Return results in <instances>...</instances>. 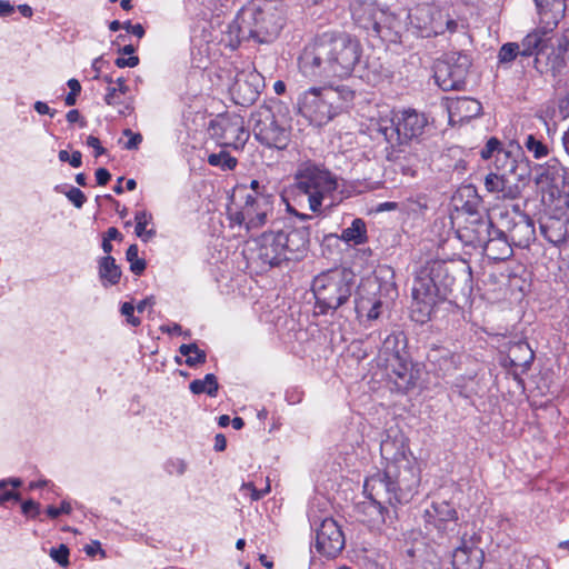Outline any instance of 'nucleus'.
<instances>
[{"instance_id": "obj_18", "label": "nucleus", "mask_w": 569, "mask_h": 569, "mask_svg": "<svg viewBox=\"0 0 569 569\" xmlns=\"http://www.w3.org/2000/svg\"><path fill=\"white\" fill-rule=\"evenodd\" d=\"M379 284L376 279L363 280L355 296V310L360 321L376 320L382 309V301L378 297Z\"/></svg>"}, {"instance_id": "obj_3", "label": "nucleus", "mask_w": 569, "mask_h": 569, "mask_svg": "<svg viewBox=\"0 0 569 569\" xmlns=\"http://www.w3.org/2000/svg\"><path fill=\"white\" fill-rule=\"evenodd\" d=\"M386 460L383 473H375L388 486V491L399 503L409 502L420 485V469L402 433L387 435L380 443Z\"/></svg>"}, {"instance_id": "obj_29", "label": "nucleus", "mask_w": 569, "mask_h": 569, "mask_svg": "<svg viewBox=\"0 0 569 569\" xmlns=\"http://www.w3.org/2000/svg\"><path fill=\"white\" fill-rule=\"evenodd\" d=\"M485 254L492 260H506L512 254V249L506 236L500 230H493V237L483 248Z\"/></svg>"}, {"instance_id": "obj_60", "label": "nucleus", "mask_w": 569, "mask_h": 569, "mask_svg": "<svg viewBox=\"0 0 569 569\" xmlns=\"http://www.w3.org/2000/svg\"><path fill=\"white\" fill-rule=\"evenodd\" d=\"M568 56H565L563 53H561L559 51V54H557L552 60H550V63H551V68L552 70L556 72H560V70L565 67L566 62H565V59L567 58Z\"/></svg>"}, {"instance_id": "obj_27", "label": "nucleus", "mask_w": 569, "mask_h": 569, "mask_svg": "<svg viewBox=\"0 0 569 569\" xmlns=\"http://www.w3.org/2000/svg\"><path fill=\"white\" fill-rule=\"evenodd\" d=\"M481 103L476 99L462 97L449 102L448 111L451 120H470L481 112Z\"/></svg>"}, {"instance_id": "obj_61", "label": "nucleus", "mask_w": 569, "mask_h": 569, "mask_svg": "<svg viewBox=\"0 0 569 569\" xmlns=\"http://www.w3.org/2000/svg\"><path fill=\"white\" fill-rule=\"evenodd\" d=\"M110 178H111V174L107 169H104V168L97 169L96 179H97L98 184H100V186L107 184L108 181L110 180Z\"/></svg>"}, {"instance_id": "obj_30", "label": "nucleus", "mask_w": 569, "mask_h": 569, "mask_svg": "<svg viewBox=\"0 0 569 569\" xmlns=\"http://www.w3.org/2000/svg\"><path fill=\"white\" fill-rule=\"evenodd\" d=\"M433 518L435 525L439 530H446L449 526H457V511L455 508L446 502L433 503ZM453 530V528H450Z\"/></svg>"}, {"instance_id": "obj_62", "label": "nucleus", "mask_w": 569, "mask_h": 569, "mask_svg": "<svg viewBox=\"0 0 569 569\" xmlns=\"http://www.w3.org/2000/svg\"><path fill=\"white\" fill-rule=\"evenodd\" d=\"M33 108L39 114H49L50 117H53L56 113L54 110H52L46 102L42 101H37L33 104Z\"/></svg>"}, {"instance_id": "obj_23", "label": "nucleus", "mask_w": 569, "mask_h": 569, "mask_svg": "<svg viewBox=\"0 0 569 569\" xmlns=\"http://www.w3.org/2000/svg\"><path fill=\"white\" fill-rule=\"evenodd\" d=\"M219 126L221 128V139L224 144L237 149L246 143L249 133L244 128V122L241 117L234 116L222 120Z\"/></svg>"}, {"instance_id": "obj_22", "label": "nucleus", "mask_w": 569, "mask_h": 569, "mask_svg": "<svg viewBox=\"0 0 569 569\" xmlns=\"http://www.w3.org/2000/svg\"><path fill=\"white\" fill-rule=\"evenodd\" d=\"M483 560V550L470 538L453 550L451 563L453 569H481Z\"/></svg>"}, {"instance_id": "obj_19", "label": "nucleus", "mask_w": 569, "mask_h": 569, "mask_svg": "<svg viewBox=\"0 0 569 569\" xmlns=\"http://www.w3.org/2000/svg\"><path fill=\"white\" fill-rule=\"evenodd\" d=\"M345 536L332 518H325L316 529L315 549L320 555L333 558L340 553L345 547Z\"/></svg>"}, {"instance_id": "obj_50", "label": "nucleus", "mask_w": 569, "mask_h": 569, "mask_svg": "<svg viewBox=\"0 0 569 569\" xmlns=\"http://www.w3.org/2000/svg\"><path fill=\"white\" fill-rule=\"evenodd\" d=\"M68 87L70 88V92L67 94L64 102L67 106H74L77 102V96L81 91L80 82L77 79L68 80Z\"/></svg>"}, {"instance_id": "obj_53", "label": "nucleus", "mask_w": 569, "mask_h": 569, "mask_svg": "<svg viewBox=\"0 0 569 569\" xmlns=\"http://www.w3.org/2000/svg\"><path fill=\"white\" fill-rule=\"evenodd\" d=\"M123 134L129 138V140L124 143V148L127 150H136L139 148V144L142 141V136L140 133H134L130 129H126Z\"/></svg>"}, {"instance_id": "obj_26", "label": "nucleus", "mask_w": 569, "mask_h": 569, "mask_svg": "<svg viewBox=\"0 0 569 569\" xmlns=\"http://www.w3.org/2000/svg\"><path fill=\"white\" fill-rule=\"evenodd\" d=\"M540 21L550 30L563 18L566 11L565 0H535Z\"/></svg>"}, {"instance_id": "obj_34", "label": "nucleus", "mask_w": 569, "mask_h": 569, "mask_svg": "<svg viewBox=\"0 0 569 569\" xmlns=\"http://www.w3.org/2000/svg\"><path fill=\"white\" fill-rule=\"evenodd\" d=\"M428 359L433 365H438L439 371L443 375L456 369L457 361L455 355L446 349H436L428 355Z\"/></svg>"}, {"instance_id": "obj_56", "label": "nucleus", "mask_w": 569, "mask_h": 569, "mask_svg": "<svg viewBox=\"0 0 569 569\" xmlns=\"http://www.w3.org/2000/svg\"><path fill=\"white\" fill-rule=\"evenodd\" d=\"M22 512L29 517H37L40 512V505L33 500H27L21 506Z\"/></svg>"}, {"instance_id": "obj_20", "label": "nucleus", "mask_w": 569, "mask_h": 569, "mask_svg": "<svg viewBox=\"0 0 569 569\" xmlns=\"http://www.w3.org/2000/svg\"><path fill=\"white\" fill-rule=\"evenodd\" d=\"M389 380L400 392H408L413 389L420 379V369L405 357L398 360L386 362Z\"/></svg>"}, {"instance_id": "obj_54", "label": "nucleus", "mask_w": 569, "mask_h": 569, "mask_svg": "<svg viewBox=\"0 0 569 569\" xmlns=\"http://www.w3.org/2000/svg\"><path fill=\"white\" fill-rule=\"evenodd\" d=\"M70 512L71 505L68 501H62L59 508L53 506L47 508V515L52 519L58 518L60 515H69Z\"/></svg>"}, {"instance_id": "obj_32", "label": "nucleus", "mask_w": 569, "mask_h": 569, "mask_svg": "<svg viewBox=\"0 0 569 569\" xmlns=\"http://www.w3.org/2000/svg\"><path fill=\"white\" fill-rule=\"evenodd\" d=\"M546 27L529 32L519 43L521 57H531L539 52L546 42Z\"/></svg>"}, {"instance_id": "obj_45", "label": "nucleus", "mask_w": 569, "mask_h": 569, "mask_svg": "<svg viewBox=\"0 0 569 569\" xmlns=\"http://www.w3.org/2000/svg\"><path fill=\"white\" fill-rule=\"evenodd\" d=\"M56 191L64 193L68 200L78 209H80L87 201L86 194L76 187H70L68 190L63 191L59 186H57Z\"/></svg>"}, {"instance_id": "obj_15", "label": "nucleus", "mask_w": 569, "mask_h": 569, "mask_svg": "<svg viewBox=\"0 0 569 569\" xmlns=\"http://www.w3.org/2000/svg\"><path fill=\"white\" fill-rule=\"evenodd\" d=\"M350 11L355 23L365 30L379 33L382 28L393 27L395 16L376 1L353 0Z\"/></svg>"}, {"instance_id": "obj_13", "label": "nucleus", "mask_w": 569, "mask_h": 569, "mask_svg": "<svg viewBox=\"0 0 569 569\" xmlns=\"http://www.w3.org/2000/svg\"><path fill=\"white\" fill-rule=\"evenodd\" d=\"M409 23L423 37L443 34L446 31L455 32L457 21L450 17L449 9L435 3H420L410 9Z\"/></svg>"}, {"instance_id": "obj_42", "label": "nucleus", "mask_w": 569, "mask_h": 569, "mask_svg": "<svg viewBox=\"0 0 569 569\" xmlns=\"http://www.w3.org/2000/svg\"><path fill=\"white\" fill-rule=\"evenodd\" d=\"M208 163L213 167H219L222 170H232L237 166V159L226 151H220L209 154Z\"/></svg>"}, {"instance_id": "obj_40", "label": "nucleus", "mask_w": 569, "mask_h": 569, "mask_svg": "<svg viewBox=\"0 0 569 569\" xmlns=\"http://www.w3.org/2000/svg\"><path fill=\"white\" fill-rule=\"evenodd\" d=\"M518 56H521L520 44L507 42L499 49L498 62L502 66H509Z\"/></svg>"}, {"instance_id": "obj_41", "label": "nucleus", "mask_w": 569, "mask_h": 569, "mask_svg": "<svg viewBox=\"0 0 569 569\" xmlns=\"http://www.w3.org/2000/svg\"><path fill=\"white\" fill-rule=\"evenodd\" d=\"M523 146L536 159L547 157L549 153L547 144L537 139L533 134H528L525 138Z\"/></svg>"}, {"instance_id": "obj_31", "label": "nucleus", "mask_w": 569, "mask_h": 569, "mask_svg": "<svg viewBox=\"0 0 569 569\" xmlns=\"http://www.w3.org/2000/svg\"><path fill=\"white\" fill-rule=\"evenodd\" d=\"M99 277L104 287L114 286L120 281L121 269L113 257L106 256L99 260Z\"/></svg>"}, {"instance_id": "obj_21", "label": "nucleus", "mask_w": 569, "mask_h": 569, "mask_svg": "<svg viewBox=\"0 0 569 569\" xmlns=\"http://www.w3.org/2000/svg\"><path fill=\"white\" fill-rule=\"evenodd\" d=\"M529 181H520L512 174L489 173L485 179L487 191L501 199H517Z\"/></svg>"}, {"instance_id": "obj_39", "label": "nucleus", "mask_w": 569, "mask_h": 569, "mask_svg": "<svg viewBox=\"0 0 569 569\" xmlns=\"http://www.w3.org/2000/svg\"><path fill=\"white\" fill-rule=\"evenodd\" d=\"M533 234V228L528 222L516 223L510 232V238L513 243L519 247H526Z\"/></svg>"}, {"instance_id": "obj_28", "label": "nucleus", "mask_w": 569, "mask_h": 569, "mask_svg": "<svg viewBox=\"0 0 569 569\" xmlns=\"http://www.w3.org/2000/svg\"><path fill=\"white\" fill-rule=\"evenodd\" d=\"M406 348L407 340L405 335L400 331L392 332L383 340L380 357L385 363L409 357Z\"/></svg>"}, {"instance_id": "obj_10", "label": "nucleus", "mask_w": 569, "mask_h": 569, "mask_svg": "<svg viewBox=\"0 0 569 569\" xmlns=\"http://www.w3.org/2000/svg\"><path fill=\"white\" fill-rule=\"evenodd\" d=\"M273 211L272 197L268 193L246 192L242 199H232L228 217L233 226L252 231L263 227Z\"/></svg>"}, {"instance_id": "obj_64", "label": "nucleus", "mask_w": 569, "mask_h": 569, "mask_svg": "<svg viewBox=\"0 0 569 569\" xmlns=\"http://www.w3.org/2000/svg\"><path fill=\"white\" fill-rule=\"evenodd\" d=\"M13 6L7 0H0V16L8 17L13 12Z\"/></svg>"}, {"instance_id": "obj_2", "label": "nucleus", "mask_w": 569, "mask_h": 569, "mask_svg": "<svg viewBox=\"0 0 569 569\" xmlns=\"http://www.w3.org/2000/svg\"><path fill=\"white\" fill-rule=\"evenodd\" d=\"M470 274V267L461 261L432 260L420 268L412 286L411 318L425 323L435 307L451 292L458 277Z\"/></svg>"}, {"instance_id": "obj_35", "label": "nucleus", "mask_w": 569, "mask_h": 569, "mask_svg": "<svg viewBox=\"0 0 569 569\" xmlns=\"http://www.w3.org/2000/svg\"><path fill=\"white\" fill-rule=\"evenodd\" d=\"M189 388L194 395L207 393L210 397H214L218 392L219 383L213 373H208L203 379L191 381Z\"/></svg>"}, {"instance_id": "obj_48", "label": "nucleus", "mask_w": 569, "mask_h": 569, "mask_svg": "<svg viewBox=\"0 0 569 569\" xmlns=\"http://www.w3.org/2000/svg\"><path fill=\"white\" fill-rule=\"evenodd\" d=\"M166 470L169 475L182 476L187 470V462L183 459H171L166 463Z\"/></svg>"}, {"instance_id": "obj_36", "label": "nucleus", "mask_w": 569, "mask_h": 569, "mask_svg": "<svg viewBox=\"0 0 569 569\" xmlns=\"http://www.w3.org/2000/svg\"><path fill=\"white\" fill-rule=\"evenodd\" d=\"M341 239L346 242L360 244L366 241V224L361 219H355L350 227L341 232Z\"/></svg>"}, {"instance_id": "obj_1", "label": "nucleus", "mask_w": 569, "mask_h": 569, "mask_svg": "<svg viewBox=\"0 0 569 569\" xmlns=\"http://www.w3.org/2000/svg\"><path fill=\"white\" fill-rule=\"evenodd\" d=\"M362 46L347 33L323 32L316 36L299 57V70L312 81L345 78L360 63Z\"/></svg>"}, {"instance_id": "obj_37", "label": "nucleus", "mask_w": 569, "mask_h": 569, "mask_svg": "<svg viewBox=\"0 0 569 569\" xmlns=\"http://www.w3.org/2000/svg\"><path fill=\"white\" fill-rule=\"evenodd\" d=\"M116 87H108L104 96V101L108 106L117 107L123 104L121 97L127 94L129 87L126 84L123 78H118L114 82Z\"/></svg>"}, {"instance_id": "obj_8", "label": "nucleus", "mask_w": 569, "mask_h": 569, "mask_svg": "<svg viewBox=\"0 0 569 569\" xmlns=\"http://www.w3.org/2000/svg\"><path fill=\"white\" fill-rule=\"evenodd\" d=\"M256 258L262 266L276 267L288 260H298L307 252L309 229L263 232L254 239Z\"/></svg>"}, {"instance_id": "obj_25", "label": "nucleus", "mask_w": 569, "mask_h": 569, "mask_svg": "<svg viewBox=\"0 0 569 569\" xmlns=\"http://www.w3.org/2000/svg\"><path fill=\"white\" fill-rule=\"evenodd\" d=\"M493 230L497 229L490 220L477 219L462 230L461 237L467 238V241L473 247H481L483 249L493 237Z\"/></svg>"}, {"instance_id": "obj_24", "label": "nucleus", "mask_w": 569, "mask_h": 569, "mask_svg": "<svg viewBox=\"0 0 569 569\" xmlns=\"http://www.w3.org/2000/svg\"><path fill=\"white\" fill-rule=\"evenodd\" d=\"M507 359L516 377L523 375L530 368L535 353L526 341H518L509 347Z\"/></svg>"}, {"instance_id": "obj_47", "label": "nucleus", "mask_w": 569, "mask_h": 569, "mask_svg": "<svg viewBox=\"0 0 569 569\" xmlns=\"http://www.w3.org/2000/svg\"><path fill=\"white\" fill-rule=\"evenodd\" d=\"M240 491L243 492V495L250 496L252 501H258L270 491V485H267L262 490H258L251 482H248L241 486Z\"/></svg>"}, {"instance_id": "obj_59", "label": "nucleus", "mask_w": 569, "mask_h": 569, "mask_svg": "<svg viewBox=\"0 0 569 569\" xmlns=\"http://www.w3.org/2000/svg\"><path fill=\"white\" fill-rule=\"evenodd\" d=\"M538 170H539V173L536 176V183L543 188L550 181L549 170L543 167H539Z\"/></svg>"}, {"instance_id": "obj_44", "label": "nucleus", "mask_w": 569, "mask_h": 569, "mask_svg": "<svg viewBox=\"0 0 569 569\" xmlns=\"http://www.w3.org/2000/svg\"><path fill=\"white\" fill-rule=\"evenodd\" d=\"M428 208L425 196L409 197L402 202V209L412 214H420Z\"/></svg>"}, {"instance_id": "obj_52", "label": "nucleus", "mask_w": 569, "mask_h": 569, "mask_svg": "<svg viewBox=\"0 0 569 569\" xmlns=\"http://www.w3.org/2000/svg\"><path fill=\"white\" fill-rule=\"evenodd\" d=\"M134 306L131 302H124L121 306V313L127 318V322L133 327L140 325V319L133 316Z\"/></svg>"}, {"instance_id": "obj_12", "label": "nucleus", "mask_w": 569, "mask_h": 569, "mask_svg": "<svg viewBox=\"0 0 569 569\" xmlns=\"http://www.w3.org/2000/svg\"><path fill=\"white\" fill-rule=\"evenodd\" d=\"M252 119L253 136L261 144L277 150L289 146L291 130L283 117L276 116L269 108H261Z\"/></svg>"}, {"instance_id": "obj_63", "label": "nucleus", "mask_w": 569, "mask_h": 569, "mask_svg": "<svg viewBox=\"0 0 569 569\" xmlns=\"http://www.w3.org/2000/svg\"><path fill=\"white\" fill-rule=\"evenodd\" d=\"M558 51L565 56H569V29L563 33L558 47Z\"/></svg>"}, {"instance_id": "obj_6", "label": "nucleus", "mask_w": 569, "mask_h": 569, "mask_svg": "<svg viewBox=\"0 0 569 569\" xmlns=\"http://www.w3.org/2000/svg\"><path fill=\"white\" fill-rule=\"evenodd\" d=\"M363 492L366 500L357 505L359 520L389 537L395 536L398 523L396 507L400 503L388 491V486L378 477H368Z\"/></svg>"}, {"instance_id": "obj_9", "label": "nucleus", "mask_w": 569, "mask_h": 569, "mask_svg": "<svg viewBox=\"0 0 569 569\" xmlns=\"http://www.w3.org/2000/svg\"><path fill=\"white\" fill-rule=\"evenodd\" d=\"M356 286V274L346 268H335L318 274L312 291L321 313L335 311L349 300Z\"/></svg>"}, {"instance_id": "obj_43", "label": "nucleus", "mask_w": 569, "mask_h": 569, "mask_svg": "<svg viewBox=\"0 0 569 569\" xmlns=\"http://www.w3.org/2000/svg\"><path fill=\"white\" fill-rule=\"evenodd\" d=\"M139 249L137 244H131L126 252V258L130 263V270L134 274H141L146 270V261L144 259L139 258L138 256Z\"/></svg>"}, {"instance_id": "obj_5", "label": "nucleus", "mask_w": 569, "mask_h": 569, "mask_svg": "<svg viewBox=\"0 0 569 569\" xmlns=\"http://www.w3.org/2000/svg\"><path fill=\"white\" fill-rule=\"evenodd\" d=\"M355 97V90L345 84L312 87L300 94L298 108L310 123L321 127L349 109Z\"/></svg>"}, {"instance_id": "obj_55", "label": "nucleus", "mask_w": 569, "mask_h": 569, "mask_svg": "<svg viewBox=\"0 0 569 569\" xmlns=\"http://www.w3.org/2000/svg\"><path fill=\"white\" fill-rule=\"evenodd\" d=\"M152 217L147 211H138L134 216L136 220V233L143 231L147 224L151 221Z\"/></svg>"}, {"instance_id": "obj_49", "label": "nucleus", "mask_w": 569, "mask_h": 569, "mask_svg": "<svg viewBox=\"0 0 569 569\" xmlns=\"http://www.w3.org/2000/svg\"><path fill=\"white\" fill-rule=\"evenodd\" d=\"M498 150H502L500 148V141L496 138H491L486 143L485 148L480 151L481 158L488 160L490 158H496V153Z\"/></svg>"}, {"instance_id": "obj_16", "label": "nucleus", "mask_w": 569, "mask_h": 569, "mask_svg": "<svg viewBox=\"0 0 569 569\" xmlns=\"http://www.w3.org/2000/svg\"><path fill=\"white\" fill-rule=\"evenodd\" d=\"M262 87L263 77L257 70L248 68L236 73L229 90L237 104L250 106L258 99Z\"/></svg>"}, {"instance_id": "obj_57", "label": "nucleus", "mask_w": 569, "mask_h": 569, "mask_svg": "<svg viewBox=\"0 0 569 569\" xmlns=\"http://www.w3.org/2000/svg\"><path fill=\"white\" fill-rule=\"evenodd\" d=\"M87 144L94 150V157H99L106 152V149L101 146L100 140L94 136H89L87 138Z\"/></svg>"}, {"instance_id": "obj_38", "label": "nucleus", "mask_w": 569, "mask_h": 569, "mask_svg": "<svg viewBox=\"0 0 569 569\" xmlns=\"http://www.w3.org/2000/svg\"><path fill=\"white\" fill-rule=\"evenodd\" d=\"M179 352L186 357V365L189 367L202 365L207 359L206 352L199 349L196 343L181 345Z\"/></svg>"}, {"instance_id": "obj_7", "label": "nucleus", "mask_w": 569, "mask_h": 569, "mask_svg": "<svg viewBox=\"0 0 569 569\" xmlns=\"http://www.w3.org/2000/svg\"><path fill=\"white\" fill-rule=\"evenodd\" d=\"M283 24L282 9L264 0L243 7L230 28L237 29L239 40L254 39L258 42H270L279 34Z\"/></svg>"}, {"instance_id": "obj_11", "label": "nucleus", "mask_w": 569, "mask_h": 569, "mask_svg": "<svg viewBox=\"0 0 569 569\" xmlns=\"http://www.w3.org/2000/svg\"><path fill=\"white\" fill-rule=\"evenodd\" d=\"M426 124L425 114L409 109L397 112L391 118H380L377 122V131L383 136L392 149H397L419 138Z\"/></svg>"}, {"instance_id": "obj_51", "label": "nucleus", "mask_w": 569, "mask_h": 569, "mask_svg": "<svg viewBox=\"0 0 569 569\" xmlns=\"http://www.w3.org/2000/svg\"><path fill=\"white\" fill-rule=\"evenodd\" d=\"M246 192L266 193L263 190H261V188H260V183H259V181H258V180H251V182H250V189L248 190L246 186H238V187L234 189V193H233L232 199H242V196H243Z\"/></svg>"}, {"instance_id": "obj_33", "label": "nucleus", "mask_w": 569, "mask_h": 569, "mask_svg": "<svg viewBox=\"0 0 569 569\" xmlns=\"http://www.w3.org/2000/svg\"><path fill=\"white\" fill-rule=\"evenodd\" d=\"M540 232L547 241L555 246H559L566 241L567 228L565 223L558 219H550L541 223Z\"/></svg>"}, {"instance_id": "obj_46", "label": "nucleus", "mask_w": 569, "mask_h": 569, "mask_svg": "<svg viewBox=\"0 0 569 569\" xmlns=\"http://www.w3.org/2000/svg\"><path fill=\"white\" fill-rule=\"evenodd\" d=\"M49 556L61 567L69 566V548L66 545H60L58 548H51Z\"/></svg>"}, {"instance_id": "obj_58", "label": "nucleus", "mask_w": 569, "mask_h": 569, "mask_svg": "<svg viewBox=\"0 0 569 569\" xmlns=\"http://www.w3.org/2000/svg\"><path fill=\"white\" fill-rule=\"evenodd\" d=\"M139 63V58L137 56H131L129 58H117L116 66L119 68H133Z\"/></svg>"}, {"instance_id": "obj_4", "label": "nucleus", "mask_w": 569, "mask_h": 569, "mask_svg": "<svg viewBox=\"0 0 569 569\" xmlns=\"http://www.w3.org/2000/svg\"><path fill=\"white\" fill-rule=\"evenodd\" d=\"M295 181L282 196L289 212L307 219L309 216L299 213L296 206L308 204L312 212H320L323 201L330 198L338 188V181L327 168L313 162H303L295 173Z\"/></svg>"}, {"instance_id": "obj_14", "label": "nucleus", "mask_w": 569, "mask_h": 569, "mask_svg": "<svg viewBox=\"0 0 569 569\" xmlns=\"http://www.w3.org/2000/svg\"><path fill=\"white\" fill-rule=\"evenodd\" d=\"M471 66L469 56L451 52L438 60L435 64V80L443 90H461Z\"/></svg>"}, {"instance_id": "obj_17", "label": "nucleus", "mask_w": 569, "mask_h": 569, "mask_svg": "<svg viewBox=\"0 0 569 569\" xmlns=\"http://www.w3.org/2000/svg\"><path fill=\"white\" fill-rule=\"evenodd\" d=\"M495 173L512 174L520 181H530V162L519 144L498 150L495 158Z\"/></svg>"}]
</instances>
